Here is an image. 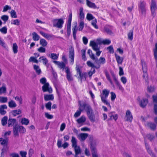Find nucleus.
<instances>
[{
	"mask_svg": "<svg viewBox=\"0 0 157 157\" xmlns=\"http://www.w3.org/2000/svg\"><path fill=\"white\" fill-rule=\"evenodd\" d=\"M95 59L93 60L94 61V62L97 65H95L91 61H88L86 62V64L88 66L92 68L98 69L100 67L101 65H103L105 63V59L104 57H101L98 59L96 57H95Z\"/></svg>",
	"mask_w": 157,
	"mask_h": 157,
	"instance_id": "nucleus-1",
	"label": "nucleus"
},
{
	"mask_svg": "<svg viewBox=\"0 0 157 157\" xmlns=\"http://www.w3.org/2000/svg\"><path fill=\"white\" fill-rule=\"evenodd\" d=\"M110 91L109 90L106 89H104L102 90V94L101 95V100L102 102L105 104L110 107L109 103L107 100V98L108 96Z\"/></svg>",
	"mask_w": 157,
	"mask_h": 157,
	"instance_id": "nucleus-2",
	"label": "nucleus"
},
{
	"mask_svg": "<svg viewBox=\"0 0 157 157\" xmlns=\"http://www.w3.org/2000/svg\"><path fill=\"white\" fill-rule=\"evenodd\" d=\"M71 142L72 144V147L74 148L76 155H78L81 153V150L79 146L77 145V140L76 138L72 136Z\"/></svg>",
	"mask_w": 157,
	"mask_h": 157,
	"instance_id": "nucleus-3",
	"label": "nucleus"
},
{
	"mask_svg": "<svg viewBox=\"0 0 157 157\" xmlns=\"http://www.w3.org/2000/svg\"><path fill=\"white\" fill-rule=\"evenodd\" d=\"M54 26L61 29L63 27L64 21L62 19H54L53 21Z\"/></svg>",
	"mask_w": 157,
	"mask_h": 157,
	"instance_id": "nucleus-4",
	"label": "nucleus"
},
{
	"mask_svg": "<svg viewBox=\"0 0 157 157\" xmlns=\"http://www.w3.org/2000/svg\"><path fill=\"white\" fill-rule=\"evenodd\" d=\"M96 144L94 142H92L90 144V149L92 152V157H98L97 153V150L96 148Z\"/></svg>",
	"mask_w": 157,
	"mask_h": 157,
	"instance_id": "nucleus-5",
	"label": "nucleus"
},
{
	"mask_svg": "<svg viewBox=\"0 0 157 157\" xmlns=\"http://www.w3.org/2000/svg\"><path fill=\"white\" fill-rule=\"evenodd\" d=\"M65 71L66 73V78L69 82H71L73 81V78L70 71L69 68L68 67H66Z\"/></svg>",
	"mask_w": 157,
	"mask_h": 157,
	"instance_id": "nucleus-6",
	"label": "nucleus"
},
{
	"mask_svg": "<svg viewBox=\"0 0 157 157\" xmlns=\"http://www.w3.org/2000/svg\"><path fill=\"white\" fill-rule=\"evenodd\" d=\"M42 90L44 92H48L49 93L52 92V89L51 87L49 86L48 83H46L44 84L42 87Z\"/></svg>",
	"mask_w": 157,
	"mask_h": 157,
	"instance_id": "nucleus-7",
	"label": "nucleus"
},
{
	"mask_svg": "<svg viewBox=\"0 0 157 157\" xmlns=\"http://www.w3.org/2000/svg\"><path fill=\"white\" fill-rule=\"evenodd\" d=\"M145 2L144 1H140L138 4L139 10L142 13L145 12Z\"/></svg>",
	"mask_w": 157,
	"mask_h": 157,
	"instance_id": "nucleus-8",
	"label": "nucleus"
},
{
	"mask_svg": "<svg viewBox=\"0 0 157 157\" xmlns=\"http://www.w3.org/2000/svg\"><path fill=\"white\" fill-rule=\"evenodd\" d=\"M151 9L152 15L153 16L155 15V11L157 9L156 3L154 0H152L151 5Z\"/></svg>",
	"mask_w": 157,
	"mask_h": 157,
	"instance_id": "nucleus-9",
	"label": "nucleus"
},
{
	"mask_svg": "<svg viewBox=\"0 0 157 157\" xmlns=\"http://www.w3.org/2000/svg\"><path fill=\"white\" fill-rule=\"evenodd\" d=\"M74 50L73 48L71 47L69 51V58L71 59V63L73 64L74 62Z\"/></svg>",
	"mask_w": 157,
	"mask_h": 157,
	"instance_id": "nucleus-10",
	"label": "nucleus"
},
{
	"mask_svg": "<svg viewBox=\"0 0 157 157\" xmlns=\"http://www.w3.org/2000/svg\"><path fill=\"white\" fill-rule=\"evenodd\" d=\"M88 136L87 133H81L78 135L77 137L81 141H84Z\"/></svg>",
	"mask_w": 157,
	"mask_h": 157,
	"instance_id": "nucleus-11",
	"label": "nucleus"
},
{
	"mask_svg": "<svg viewBox=\"0 0 157 157\" xmlns=\"http://www.w3.org/2000/svg\"><path fill=\"white\" fill-rule=\"evenodd\" d=\"M53 63H54L55 64L57 65L58 67L61 69H62L63 70L65 68V63L63 62H60L59 61H53Z\"/></svg>",
	"mask_w": 157,
	"mask_h": 157,
	"instance_id": "nucleus-12",
	"label": "nucleus"
},
{
	"mask_svg": "<svg viewBox=\"0 0 157 157\" xmlns=\"http://www.w3.org/2000/svg\"><path fill=\"white\" fill-rule=\"evenodd\" d=\"M90 45L92 47L93 50L95 51L100 50V47L98 46L97 43L94 41H90Z\"/></svg>",
	"mask_w": 157,
	"mask_h": 157,
	"instance_id": "nucleus-13",
	"label": "nucleus"
},
{
	"mask_svg": "<svg viewBox=\"0 0 157 157\" xmlns=\"http://www.w3.org/2000/svg\"><path fill=\"white\" fill-rule=\"evenodd\" d=\"M112 77L113 80L115 82V83L117 85V86L118 87L119 90H123V87L118 82L117 78L116 77L115 75L114 74H112Z\"/></svg>",
	"mask_w": 157,
	"mask_h": 157,
	"instance_id": "nucleus-14",
	"label": "nucleus"
},
{
	"mask_svg": "<svg viewBox=\"0 0 157 157\" xmlns=\"http://www.w3.org/2000/svg\"><path fill=\"white\" fill-rule=\"evenodd\" d=\"M97 43L101 44L102 43L104 44L109 45L111 43V41L109 39H105L102 40L101 39H98L97 40Z\"/></svg>",
	"mask_w": 157,
	"mask_h": 157,
	"instance_id": "nucleus-15",
	"label": "nucleus"
},
{
	"mask_svg": "<svg viewBox=\"0 0 157 157\" xmlns=\"http://www.w3.org/2000/svg\"><path fill=\"white\" fill-rule=\"evenodd\" d=\"M7 109V107L6 105H2L0 106V114L2 115H5L7 113L6 110L5 109Z\"/></svg>",
	"mask_w": 157,
	"mask_h": 157,
	"instance_id": "nucleus-16",
	"label": "nucleus"
},
{
	"mask_svg": "<svg viewBox=\"0 0 157 157\" xmlns=\"http://www.w3.org/2000/svg\"><path fill=\"white\" fill-rule=\"evenodd\" d=\"M125 117L126 119V121H129L130 122L132 121L133 119V117L131 113L129 110H127L126 111Z\"/></svg>",
	"mask_w": 157,
	"mask_h": 157,
	"instance_id": "nucleus-17",
	"label": "nucleus"
},
{
	"mask_svg": "<svg viewBox=\"0 0 157 157\" xmlns=\"http://www.w3.org/2000/svg\"><path fill=\"white\" fill-rule=\"evenodd\" d=\"M16 120L15 119L9 118L8 121V126L9 127L12 126L13 125H17Z\"/></svg>",
	"mask_w": 157,
	"mask_h": 157,
	"instance_id": "nucleus-18",
	"label": "nucleus"
},
{
	"mask_svg": "<svg viewBox=\"0 0 157 157\" xmlns=\"http://www.w3.org/2000/svg\"><path fill=\"white\" fill-rule=\"evenodd\" d=\"M115 57L118 66H120V65H122L124 59L123 57H120L116 54H115Z\"/></svg>",
	"mask_w": 157,
	"mask_h": 157,
	"instance_id": "nucleus-19",
	"label": "nucleus"
},
{
	"mask_svg": "<svg viewBox=\"0 0 157 157\" xmlns=\"http://www.w3.org/2000/svg\"><path fill=\"white\" fill-rule=\"evenodd\" d=\"M78 109L82 112L85 109L87 104H86V102H83L81 103V101H78Z\"/></svg>",
	"mask_w": 157,
	"mask_h": 157,
	"instance_id": "nucleus-20",
	"label": "nucleus"
},
{
	"mask_svg": "<svg viewBox=\"0 0 157 157\" xmlns=\"http://www.w3.org/2000/svg\"><path fill=\"white\" fill-rule=\"evenodd\" d=\"M113 113V112H111L109 113L108 116L110 118L108 120V121L112 120L113 119H114L115 121H116L117 119V114H114Z\"/></svg>",
	"mask_w": 157,
	"mask_h": 157,
	"instance_id": "nucleus-21",
	"label": "nucleus"
},
{
	"mask_svg": "<svg viewBox=\"0 0 157 157\" xmlns=\"http://www.w3.org/2000/svg\"><path fill=\"white\" fill-rule=\"evenodd\" d=\"M145 146L148 153L151 157H156V155L153 153L151 150L150 149L149 145L147 144H145Z\"/></svg>",
	"mask_w": 157,
	"mask_h": 157,
	"instance_id": "nucleus-22",
	"label": "nucleus"
},
{
	"mask_svg": "<svg viewBox=\"0 0 157 157\" xmlns=\"http://www.w3.org/2000/svg\"><path fill=\"white\" fill-rule=\"evenodd\" d=\"M6 92V85L5 83L2 84V86L0 87V95L5 94Z\"/></svg>",
	"mask_w": 157,
	"mask_h": 157,
	"instance_id": "nucleus-23",
	"label": "nucleus"
},
{
	"mask_svg": "<svg viewBox=\"0 0 157 157\" xmlns=\"http://www.w3.org/2000/svg\"><path fill=\"white\" fill-rule=\"evenodd\" d=\"M8 141V139H3L2 138H0V144L2 145L6 146L7 149V145Z\"/></svg>",
	"mask_w": 157,
	"mask_h": 157,
	"instance_id": "nucleus-24",
	"label": "nucleus"
},
{
	"mask_svg": "<svg viewBox=\"0 0 157 157\" xmlns=\"http://www.w3.org/2000/svg\"><path fill=\"white\" fill-rule=\"evenodd\" d=\"M44 99L45 101L52 100L54 99V96L52 94H45Z\"/></svg>",
	"mask_w": 157,
	"mask_h": 157,
	"instance_id": "nucleus-25",
	"label": "nucleus"
},
{
	"mask_svg": "<svg viewBox=\"0 0 157 157\" xmlns=\"http://www.w3.org/2000/svg\"><path fill=\"white\" fill-rule=\"evenodd\" d=\"M86 0V4L87 6L93 9L97 8V6L94 3H93L88 0Z\"/></svg>",
	"mask_w": 157,
	"mask_h": 157,
	"instance_id": "nucleus-26",
	"label": "nucleus"
},
{
	"mask_svg": "<svg viewBox=\"0 0 157 157\" xmlns=\"http://www.w3.org/2000/svg\"><path fill=\"white\" fill-rule=\"evenodd\" d=\"M86 121V117L84 116H82L80 118L78 119L76 121L79 124H82Z\"/></svg>",
	"mask_w": 157,
	"mask_h": 157,
	"instance_id": "nucleus-27",
	"label": "nucleus"
},
{
	"mask_svg": "<svg viewBox=\"0 0 157 157\" xmlns=\"http://www.w3.org/2000/svg\"><path fill=\"white\" fill-rule=\"evenodd\" d=\"M148 102V100L146 99L143 98L140 101V105L143 108L144 107Z\"/></svg>",
	"mask_w": 157,
	"mask_h": 157,
	"instance_id": "nucleus-28",
	"label": "nucleus"
},
{
	"mask_svg": "<svg viewBox=\"0 0 157 157\" xmlns=\"http://www.w3.org/2000/svg\"><path fill=\"white\" fill-rule=\"evenodd\" d=\"M83 8L82 7L80 8L79 10V17L81 21H82L84 18V13L83 12Z\"/></svg>",
	"mask_w": 157,
	"mask_h": 157,
	"instance_id": "nucleus-29",
	"label": "nucleus"
},
{
	"mask_svg": "<svg viewBox=\"0 0 157 157\" xmlns=\"http://www.w3.org/2000/svg\"><path fill=\"white\" fill-rule=\"evenodd\" d=\"M41 61H42L44 64L47 66V64L48 63V61L46 57L44 56L40 57L39 58V61L41 62Z\"/></svg>",
	"mask_w": 157,
	"mask_h": 157,
	"instance_id": "nucleus-30",
	"label": "nucleus"
},
{
	"mask_svg": "<svg viewBox=\"0 0 157 157\" xmlns=\"http://www.w3.org/2000/svg\"><path fill=\"white\" fill-rule=\"evenodd\" d=\"M18 126L16 125L13 126V132L14 135L16 136H18Z\"/></svg>",
	"mask_w": 157,
	"mask_h": 157,
	"instance_id": "nucleus-31",
	"label": "nucleus"
},
{
	"mask_svg": "<svg viewBox=\"0 0 157 157\" xmlns=\"http://www.w3.org/2000/svg\"><path fill=\"white\" fill-rule=\"evenodd\" d=\"M8 106L10 108H15L17 106V105L13 100H11L8 102Z\"/></svg>",
	"mask_w": 157,
	"mask_h": 157,
	"instance_id": "nucleus-32",
	"label": "nucleus"
},
{
	"mask_svg": "<svg viewBox=\"0 0 157 157\" xmlns=\"http://www.w3.org/2000/svg\"><path fill=\"white\" fill-rule=\"evenodd\" d=\"M104 32L108 34L112 35L113 33L108 26H105L104 29Z\"/></svg>",
	"mask_w": 157,
	"mask_h": 157,
	"instance_id": "nucleus-33",
	"label": "nucleus"
},
{
	"mask_svg": "<svg viewBox=\"0 0 157 157\" xmlns=\"http://www.w3.org/2000/svg\"><path fill=\"white\" fill-rule=\"evenodd\" d=\"M141 63L142 66V67L143 72H147V67L144 61L141 60Z\"/></svg>",
	"mask_w": 157,
	"mask_h": 157,
	"instance_id": "nucleus-34",
	"label": "nucleus"
},
{
	"mask_svg": "<svg viewBox=\"0 0 157 157\" xmlns=\"http://www.w3.org/2000/svg\"><path fill=\"white\" fill-rule=\"evenodd\" d=\"M59 37H56L55 36L52 35L47 34L45 37L48 40H54L55 38H59Z\"/></svg>",
	"mask_w": 157,
	"mask_h": 157,
	"instance_id": "nucleus-35",
	"label": "nucleus"
},
{
	"mask_svg": "<svg viewBox=\"0 0 157 157\" xmlns=\"http://www.w3.org/2000/svg\"><path fill=\"white\" fill-rule=\"evenodd\" d=\"M29 121L28 119L23 118L21 119V122L22 124L27 125L29 123Z\"/></svg>",
	"mask_w": 157,
	"mask_h": 157,
	"instance_id": "nucleus-36",
	"label": "nucleus"
},
{
	"mask_svg": "<svg viewBox=\"0 0 157 157\" xmlns=\"http://www.w3.org/2000/svg\"><path fill=\"white\" fill-rule=\"evenodd\" d=\"M8 117L5 116L2 119L1 123L2 126H4L6 125L7 123Z\"/></svg>",
	"mask_w": 157,
	"mask_h": 157,
	"instance_id": "nucleus-37",
	"label": "nucleus"
},
{
	"mask_svg": "<svg viewBox=\"0 0 157 157\" xmlns=\"http://www.w3.org/2000/svg\"><path fill=\"white\" fill-rule=\"evenodd\" d=\"M32 35L34 41H37L39 40L40 36L36 33H33Z\"/></svg>",
	"mask_w": 157,
	"mask_h": 157,
	"instance_id": "nucleus-38",
	"label": "nucleus"
},
{
	"mask_svg": "<svg viewBox=\"0 0 157 157\" xmlns=\"http://www.w3.org/2000/svg\"><path fill=\"white\" fill-rule=\"evenodd\" d=\"M72 13L71 11L69 14L68 20L67 23V26H71V22L72 20Z\"/></svg>",
	"mask_w": 157,
	"mask_h": 157,
	"instance_id": "nucleus-39",
	"label": "nucleus"
},
{
	"mask_svg": "<svg viewBox=\"0 0 157 157\" xmlns=\"http://www.w3.org/2000/svg\"><path fill=\"white\" fill-rule=\"evenodd\" d=\"M34 69L37 74L40 75L41 73V70L39 67L36 65H34L33 66Z\"/></svg>",
	"mask_w": 157,
	"mask_h": 157,
	"instance_id": "nucleus-40",
	"label": "nucleus"
},
{
	"mask_svg": "<svg viewBox=\"0 0 157 157\" xmlns=\"http://www.w3.org/2000/svg\"><path fill=\"white\" fill-rule=\"evenodd\" d=\"M87 53L89 55L90 57L92 59H95V57L94 54L93 53L92 51L91 50L89 49L87 52Z\"/></svg>",
	"mask_w": 157,
	"mask_h": 157,
	"instance_id": "nucleus-41",
	"label": "nucleus"
},
{
	"mask_svg": "<svg viewBox=\"0 0 157 157\" xmlns=\"http://www.w3.org/2000/svg\"><path fill=\"white\" fill-rule=\"evenodd\" d=\"M77 26H75L73 28H72V32H73V35L74 38L75 40L76 39V33L77 32Z\"/></svg>",
	"mask_w": 157,
	"mask_h": 157,
	"instance_id": "nucleus-42",
	"label": "nucleus"
},
{
	"mask_svg": "<svg viewBox=\"0 0 157 157\" xmlns=\"http://www.w3.org/2000/svg\"><path fill=\"white\" fill-rule=\"evenodd\" d=\"M13 50L14 54L17 53L18 52V46L16 43H14L13 45Z\"/></svg>",
	"mask_w": 157,
	"mask_h": 157,
	"instance_id": "nucleus-43",
	"label": "nucleus"
},
{
	"mask_svg": "<svg viewBox=\"0 0 157 157\" xmlns=\"http://www.w3.org/2000/svg\"><path fill=\"white\" fill-rule=\"evenodd\" d=\"M85 110L87 114L93 112L91 107L88 104H87L86 105Z\"/></svg>",
	"mask_w": 157,
	"mask_h": 157,
	"instance_id": "nucleus-44",
	"label": "nucleus"
},
{
	"mask_svg": "<svg viewBox=\"0 0 157 157\" xmlns=\"http://www.w3.org/2000/svg\"><path fill=\"white\" fill-rule=\"evenodd\" d=\"M21 111L20 109L15 110L12 111V114L14 116H15L21 113Z\"/></svg>",
	"mask_w": 157,
	"mask_h": 157,
	"instance_id": "nucleus-45",
	"label": "nucleus"
},
{
	"mask_svg": "<svg viewBox=\"0 0 157 157\" xmlns=\"http://www.w3.org/2000/svg\"><path fill=\"white\" fill-rule=\"evenodd\" d=\"M8 98L7 97L0 96V102L1 103H5L7 102Z\"/></svg>",
	"mask_w": 157,
	"mask_h": 157,
	"instance_id": "nucleus-46",
	"label": "nucleus"
},
{
	"mask_svg": "<svg viewBox=\"0 0 157 157\" xmlns=\"http://www.w3.org/2000/svg\"><path fill=\"white\" fill-rule=\"evenodd\" d=\"M84 21H80L78 26V30L79 31H82L84 27Z\"/></svg>",
	"mask_w": 157,
	"mask_h": 157,
	"instance_id": "nucleus-47",
	"label": "nucleus"
},
{
	"mask_svg": "<svg viewBox=\"0 0 157 157\" xmlns=\"http://www.w3.org/2000/svg\"><path fill=\"white\" fill-rule=\"evenodd\" d=\"M86 18L87 19L88 21L93 20L95 19V17L92 14L89 13L87 14Z\"/></svg>",
	"mask_w": 157,
	"mask_h": 157,
	"instance_id": "nucleus-48",
	"label": "nucleus"
},
{
	"mask_svg": "<svg viewBox=\"0 0 157 157\" xmlns=\"http://www.w3.org/2000/svg\"><path fill=\"white\" fill-rule=\"evenodd\" d=\"M97 23V20L95 18L92 20L91 22V24L95 28L97 29L98 28V25H96Z\"/></svg>",
	"mask_w": 157,
	"mask_h": 157,
	"instance_id": "nucleus-49",
	"label": "nucleus"
},
{
	"mask_svg": "<svg viewBox=\"0 0 157 157\" xmlns=\"http://www.w3.org/2000/svg\"><path fill=\"white\" fill-rule=\"evenodd\" d=\"M40 44L42 46L45 47L47 46V42L45 39H40Z\"/></svg>",
	"mask_w": 157,
	"mask_h": 157,
	"instance_id": "nucleus-50",
	"label": "nucleus"
},
{
	"mask_svg": "<svg viewBox=\"0 0 157 157\" xmlns=\"http://www.w3.org/2000/svg\"><path fill=\"white\" fill-rule=\"evenodd\" d=\"M147 125L151 129L155 130V129L156 125L154 123H153L151 122H149L148 123Z\"/></svg>",
	"mask_w": 157,
	"mask_h": 157,
	"instance_id": "nucleus-51",
	"label": "nucleus"
},
{
	"mask_svg": "<svg viewBox=\"0 0 157 157\" xmlns=\"http://www.w3.org/2000/svg\"><path fill=\"white\" fill-rule=\"evenodd\" d=\"M147 137L151 141L155 138L154 135L153 134L150 133L147 135Z\"/></svg>",
	"mask_w": 157,
	"mask_h": 157,
	"instance_id": "nucleus-52",
	"label": "nucleus"
},
{
	"mask_svg": "<svg viewBox=\"0 0 157 157\" xmlns=\"http://www.w3.org/2000/svg\"><path fill=\"white\" fill-rule=\"evenodd\" d=\"M11 24L18 25L20 24V21L17 19L12 20L11 21Z\"/></svg>",
	"mask_w": 157,
	"mask_h": 157,
	"instance_id": "nucleus-53",
	"label": "nucleus"
},
{
	"mask_svg": "<svg viewBox=\"0 0 157 157\" xmlns=\"http://www.w3.org/2000/svg\"><path fill=\"white\" fill-rule=\"evenodd\" d=\"M58 54L55 53H51L50 55V58L53 59H57L58 58Z\"/></svg>",
	"mask_w": 157,
	"mask_h": 157,
	"instance_id": "nucleus-54",
	"label": "nucleus"
},
{
	"mask_svg": "<svg viewBox=\"0 0 157 157\" xmlns=\"http://www.w3.org/2000/svg\"><path fill=\"white\" fill-rule=\"evenodd\" d=\"M105 76L107 80L113 86V82L111 79L109 74L108 73H105Z\"/></svg>",
	"mask_w": 157,
	"mask_h": 157,
	"instance_id": "nucleus-55",
	"label": "nucleus"
},
{
	"mask_svg": "<svg viewBox=\"0 0 157 157\" xmlns=\"http://www.w3.org/2000/svg\"><path fill=\"white\" fill-rule=\"evenodd\" d=\"M52 105V102L50 101H49L48 103H46L45 105L46 108L47 109H48L49 110H50L51 109Z\"/></svg>",
	"mask_w": 157,
	"mask_h": 157,
	"instance_id": "nucleus-56",
	"label": "nucleus"
},
{
	"mask_svg": "<svg viewBox=\"0 0 157 157\" xmlns=\"http://www.w3.org/2000/svg\"><path fill=\"white\" fill-rule=\"evenodd\" d=\"M87 115L89 117V119L91 121H94V115L93 114V112L87 114Z\"/></svg>",
	"mask_w": 157,
	"mask_h": 157,
	"instance_id": "nucleus-57",
	"label": "nucleus"
},
{
	"mask_svg": "<svg viewBox=\"0 0 157 157\" xmlns=\"http://www.w3.org/2000/svg\"><path fill=\"white\" fill-rule=\"evenodd\" d=\"M29 62H33L34 63H38V60L36 59L33 57H31L29 59Z\"/></svg>",
	"mask_w": 157,
	"mask_h": 157,
	"instance_id": "nucleus-58",
	"label": "nucleus"
},
{
	"mask_svg": "<svg viewBox=\"0 0 157 157\" xmlns=\"http://www.w3.org/2000/svg\"><path fill=\"white\" fill-rule=\"evenodd\" d=\"M0 31L2 33L5 34L7 33V28L6 27L4 26L0 29Z\"/></svg>",
	"mask_w": 157,
	"mask_h": 157,
	"instance_id": "nucleus-59",
	"label": "nucleus"
},
{
	"mask_svg": "<svg viewBox=\"0 0 157 157\" xmlns=\"http://www.w3.org/2000/svg\"><path fill=\"white\" fill-rule=\"evenodd\" d=\"M107 50H108L109 52L110 53H114V49L112 45H110L108 47Z\"/></svg>",
	"mask_w": 157,
	"mask_h": 157,
	"instance_id": "nucleus-60",
	"label": "nucleus"
},
{
	"mask_svg": "<svg viewBox=\"0 0 157 157\" xmlns=\"http://www.w3.org/2000/svg\"><path fill=\"white\" fill-rule=\"evenodd\" d=\"M10 14L12 17L16 18L17 17V16L16 15V12L14 10H11Z\"/></svg>",
	"mask_w": 157,
	"mask_h": 157,
	"instance_id": "nucleus-61",
	"label": "nucleus"
},
{
	"mask_svg": "<svg viewBox=\"0 0 157 157\" xmlns=\"http://www.w3.org/2000/svg\"><path fill=\"white\" fill-rule=\"evenodd\" d=\"M79 76L81 80L84 78L86 79L87 76V74L86 72L81 73V75H79Z\"/></svg>",
	"mask_w": 157,
	"mask_h": 157,
	"instance_id": "nucleus-62",
	"label": "nucleus"
},
{
	"mask_svg": "<svg viewBox=\"0 0 157 157\" xmlns=\"http://www.w3.org/2000/svg\"><path fill=\"white\" fill-rule=\"evenodd\" d=\"M19 131L21 133H24L25 132L26 130L24 127L23 126H20L18 127Z\"/></svg>",
	"mask_w": 157,
	"mask_h": 157,
	"instance_id": "nucleus-63",
	"label": "nucleus"
},
{
	"mask_svg": "<svg viewBox=\"0 0 157 157\" xmlns=\"http://www.w3.org/2000/svg\"><path fill=\"white\" fill-rule=\"evenodd\" d=\"M154 55L155 58L157 59V43L155 44V48L154 50Z\"/></svg>",
	"mask_w": 157,
	"mask_h": 157,
	"instance_id": "nucleus-64",
	"label": "nucleus"
}]
</instances>
